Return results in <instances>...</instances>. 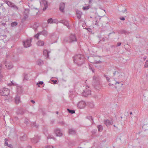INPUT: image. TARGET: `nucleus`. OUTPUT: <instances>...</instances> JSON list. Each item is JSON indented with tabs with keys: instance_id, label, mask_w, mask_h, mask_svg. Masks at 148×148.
I'll return each mask as SVG.
<instances>
[{
	"instance_id": "16",
	"label": "nucleus",
	"mask_w": 148,
	"mask_h": 148,
	"mask_svg": "<svg viewBox=\"0 0 148 148\" xmlns=\"http://www.w3.org/2000/svg\"><path fill=\"white\" fill-rule=\"evenodd\" d=\"M59 23H63L65 25L68 26L69 23L67 21L64 20H61L59 22Z\"/></svg>"
},
{
	"instance_id": "52",
	"label": "nucleus",
	"mask_w": 148,
	"mask_h": 148,
	"mask_svg": "<svg viewBox=\"0 0 148 148\" xmlns=\"http://www.w3.org/2000/svg\"><path fill=\"white\" fill-rule=\"evenodd\" d=\"M119 18L121 20H122L123 21H124L125 20V18L124 17H121Z\"/></svg>"
},
{
	"instance_id": "29",
	"label": "nucleus",
	"mask_w": 148,
	"mask_h": 148,
	"mask_svg": "<svg viewBox=\"0 0 148 148\" xmlns=\"http://www.w3.org/2000/svg\"><path fill=\"white\" fill-rule=\"evenodd\" d=\"M1 65H0V82L1 80V79L3 77V76L2 75V74L1 73Z\"/></svg>"
},
{
	"instance_id": "55",
	"label": "nucleus",
	"mask_w": 148,
	"mask_h": 148,
	"mask_svg": "<svg viewBox=\"0 0 148 148\" xmlns=\"http://www.w3.org/2000/svg\"><path fill=\"white\" fill-rule=\"evenodd\" d=\"M121 42H118L117 43V46L119 47L121 45Z\"/></svg>"
},
{
	"instance_id": "4",
	"label": "nucleus",
	"mask_w": 148,
	"mask_h": 148,
	"mask_svg": "<svg viewBox=\"0 0 148 148\" xmlns=\"http://www.w3.org/2000/svg\"><path fill=\"white\" fill-rule=\"evenodd\" d=\"M10 90L8 88H3L0 90V95L3 96H8L9 94Z\"/></svg>"
},
{
	"instance_id": "39",
	"label": "nucleus",
	"mask_w": 148,
	"mask_h": 148,
	"mask_svg": "<svg viewBox=\"0 0 148 148\" xmlns=\"http://www.w3.org/2000/svg\"><path fill=\"white\" fill-rule=\"evenodd\" d=\"M29 122V119L27 118H25L24 121V123H25L26 124H27Z\"/></svg>"
},
{
	"instance_id": "15",
	"label": "nucleus",
	"mask_w": 148,
	"mask_h": 148,
	"mask_svg": "<svg viewBox=\"0 0 148 148\" xmlns=\"http://www.w3.org/2000/svg\"><path fill=\"white\" fill-rule=\"evenodd\" d=\"M82 14V12L79 11L77 10L76 11V15L78 19H80Z\"/></svg>"
},
{
	"instance_id": "43",
	"label": "nucleus",
	"mask_w": 148,
	"mask_h": 148,
	"mask_svg": "<svg viewBox=\"0 0 148 148\" xmlns=\"http://www.w3.org/2000/svg\"><path fill=\"white\" fill-rule=\"evenodd\" d=\"M5 146H7L8 145V143L7 142L8 139L7 138H5Z\"/></svg>"
},
{
	"instance_id": "26",
	"label": "nucleus",
	"mask_w": 148,
	"mask_h": 148,
	"mask_svg": "<svg viewBox=\"0 0 148 148\" xmlns=\"http://www.w3.org/2000/svg\"><path fill=\"white\" fill-rule=\"evenodd\" d=\"M67 110L69 112V113H71V114L74 113L75 112V111L74 110H71L69 109H67Z\"/></svg>"
},
{
	"instance_id": "40",
	"label": "nucleus",
	"mask_w": 148,
	"mask_h": 148,
	"mask_svg": "<svg viewBox=\"0 0 148 148\" xmlns=\"http://www.w3.org/2000/svg\"><path fill=\"white\" fill-rule=\"evenodd\" d=\"M104 76L106 77V79L107 80L108 82H110V78L107 76L106 75H104Z\"/></svg>"
},
{
	"instance_id": "60",
	"label": "nucleus",
	"mask_w": 148,
	"mask_h": 148,
	"mask_svg": "<svg viewBox=\"0 0 148 148\" xmlns=\"http://www.w3.org/2000/svg\"><path fill=\"white\" fill-rule=\"evenodd\" d=\"M92 0H89V4H90L92 3Z\"/></svg>"
},
{
	"instance_id": "61",
	"label": "nucleus",
	"mask_w": 148,
	"mask_h": 148,
	"mask_svg": "<svg viewBox=\"0 0 148 148\" xmlns=\"http://www.w3.org/2000/svg\"><path fill=\"white\" fill-rule=\"evenodd\" d=\"M105 40V38H102V39L101 40H101L102 41H104Z\"/></svg>"
},
{
	"instance_id": "8",
	"label": "nucleus",
	"mask_w": 148,
	"mask_h": 148,
	"mask_svg": "<svg viewBox=\"0 0 148 148\" xmlns=\"http://www.w3.org/2000/svg\"><path fill=\"white\" fill-rule=\"evenodd\" d=\"M91 93V91L87 90L86 89L85 90H83V92L82 93V96L86 97H87L88 95H89Z\"/></svg>"
},
{
	"instance_id": "41",
	"label": "nucleus",
	"mask_w": 148,
	"mask_h": 148,
	"mask_svg": "<svg viewBox=\"0 0 148 148\" xmlns=\"http://www.w3.org/2000/svg\"><path fill=\"white\" fill-rule=\"evenodd\" d=\"M43 84V82L40 81V82H38L37 84V85L38 87H40V86L39 85V84L42 85Z\"/></svg>"
},
{
	"instance_id": "7",
	"label": "nucleus",
	"mask_w": 148,
	"mask_h": 148,
	"mask_svg": "<svg viewBox=\"0 0 148 148\" xmlns=\"http://www.w3.org/2000/svg\"><path fill=\"white\" fill-rule=\"evenodd\" d=\"M86 104L85 102L82 101H80L78 103L77 106L79 108H82L85 107Z\"/></svg>"
},
{
	"instance_id": "30",
	"label": "nucleus",
	"mask_w": 148,
	"mask_h": 148,
	"mask_svg": "<svg viewBox=\"0 0 148 148\" xmlns=\"http://www.w3.org/2000/svg\"><path fill=\"white\" fill-rule=\"evenodd\" d=\"M121 34H128V32L127 31H126L125 30H122L121 31Z\"/></svg>"
},
{
	"instance_id": "14",
	"label": "nucleus",
	"mask_w": 148,
	"mask_h": 148,
	"mask_svg": "<svg viewBox=\"0 0 148 148\" xmlns=\"http://www.w3.org/2000/svg\"><path fill=\"white\" fill-rule=\"evenodd\" d=\"M16 103L17 104H18L20 101V97L18 95H16L15 98Z\"/></svg>"
},
{
	"instance_id": "21",
	"label": "nucleus",
	"mask_w": 148,
	"mask_h": 148,
	"mask_svg": "<svg viewBox=\"0 0 148 148\" xmlns=\"http://www.w3.org/2000/svg\"><path fill=\"white\" fill-rule=\"evenodd\" d=\"M44 42L42 41L39 40L37 42V44L38 46H43L44 45Z\"/></svg>"
},
{
	"instance_id": "24",
	"label": "nucleus",
	"mask_w": 148,
	"mask_h": 148,
	"mask_svg": "<svg viewBox=\"0 0 148 148\" xmlns=\"http://www.w3.org/2000/svg\"><path fill=\"white\" fill-rule=\"evenodd\" d=\"M45 3H44V7L43 8V10L45 11L48 7L47 2L46 1H45Z\"/></svg>"
},
{
	"instance_id": "38",
	"label": "nucleus",
	"mask_w": 148,
	"mask_h": 148,
	"mask_svg": "<svg viewBox=\"0 0 148 148\" xmlns=\"http://www.w3.org/2000/svg\"><path fill=\"white\" fill-rule=\"evenodd\" d=\"M28 78V76L27 74H24V80H27Z\"/></svg>"
},
{
	"instance_id": "57",
	"label": "nucleus",
	"mask_w": 148,
	"mask_h": 148,
	"mask_svg": "<svg viewBox=\"0 0 148 148\" xmlns=\"http://www.w3.org/2000/svg\"><path fill=\"white\" fill-rule=\"evenodd\" d=\"M30 101L32 102L33 103H35V101L32 100Z\"/></svg>"
},
{
	"instance_id": "53",
	"label": "nucleus",
	"mask_w": 148,
	"mask_h": 148,
	"mask_svg": "<svg viewBox=\"0 0 148 148\" xmlns=\"http://www.w3.org/2000/svg\"><path fill=\"white\" fill-rule=\"evenodd\" d=\"M46 148H54V147L52 146H47Z\"/></svg>"
},
{
	"instance_id": "32",
	"label": "nucleus",
	"mask_w": 148,
	"mask_h": 148,
	"mask_svg": "<svg viewBox=\"0 0 148 148\" xmlns=\"http://www.w3.org/2000/svg\"><path fill=\"white\" fill-rule=\"evenodd\" d=\"M28 16L26 15V16L24 15V17L22 19V21H24L26 20L27 18H28Z\"/></svg>"
},
{
	"instance_id": "13",
	"label": "nucleus",
	"mask_w": 148,
	"mask_h": 148,
	"mask_svg": "<svg viewBox=\"0 0 148 148\" xmlns=\"http://www.w3.org/2000/svg\"><path fill=\"white\" fill-rule=\"evenodd\" d=\"M119 11L120 12L124 13L125 12H127V9L126 8H125L124 7L122 6H120L119 8Z\"/></svg>"
},
{
	"instance_id": "63",
	"label": "nucleus",
	"mask_w": 148,
	"mask_h": 148,
	"mask_svg": "<svg viewBox=\"0 0 148 148\" xmlns=\"http://www.w3.org/2000/svg\"><path fill=\"white\" fill-rule=\"evenodd\" d=\"M54 120H53L52 121H51V123L52 124L53 123H54Z\"/></svg>"
},
{
	"instance_id": "9",
	"label": "nucleus",
	"mask_w": 148,
	"mask_h": 148,
	"mask_svg": "<svg viewBox=\"0 0 148 148\" xmlns=\"http://www.w3.org/2000/svg\"><path fill=\"white\" fill-rule=\"evenodd\" d=\"M55 132L57 136H61L62 135V132L59 129H56L55 130Z\"/></svg>"
},
{
	"instance_id": "58",
	"label": "nucleus",
	"mask_w": 148,
	"mask_h": 148,
	"mask_svg": "<svg viewBox=\"0 0 148 148\" xmlns=\"http://www.w3.org/2000/svg\"><path fill=\"white\" fill-rule=\"evenodd\" d=\"M1 25H2L5 26L6 25V23H1Z\"/></svg>"
},
{
	"instance_id": "59",
	"label": "nucleus",
	"mask_w": 148,
	"mask_h": 148,
	"mask_svg": "<svg viewBox=\"0 0 148 148\" xmlns=\"http://www.w3.org/2000/svg\"><path fill=\"white\" fill-rule=\"evenodd\" d=\"M94 97L95 99H96L98 98V96L97 95H94Z\"/></svg>"
},
{
	"instance_id": "28",
	"label": "nucleus",
	"mask_w": 148,
	"mask_h": 148,
	"mask_svg": "<svg viewBox=\"0 0 148 148\" xmlns=\"http://www.w3.org/2000/svg\"><path fill=\"white\" fill-rule=\"evenodd\" d=\"M17 25V23L16 22H12L11 24V26L12 27H14L16 26Z\"/></svg>"
},
{
	"instance_id": "33",
	"label": "nucleus",
	"mask_w": 148,
	"mask_h": 148,
	"mask_svg": "<svg viewBox=\"0 0 148 148\" xmlns=\"http://www.w3.org/2000/svg\"><path fill=\"white\" fill-rule=\"evenodd\" d=\"M53 19H52L51 18H50L49 19L47 20V23H52L53 22Z\"/></svg>"
},
{
	"instance_id": "47",
	"label": "nucleus",
	"mask_w": 148,
	"mask_h": 148,
	"mask_svg": "<svg viewBox=\"0 0 148 148\" xmlns=\"http://www.w3.org/2000/svg\"><path fill=\"white\" fill-rule=\"evenodd\" d=\"M89 107L91 108H93L94 106V105L93 103H90L89 105Z\"/></svg>"
},
{
	"instance_id": "1",
	"label": "nucleus",
	"mask_w": 148,
	"mask_h": 148,
	"mask_svg": "<svg viewBox=\"0 0 148 148\" xmlns=\"http://www.w3.org/2000/svg\"><path fill=\"white\" fill-rule=\"evenodd\" d=\"M113 74L112 77L116 82L114 84H116L117 83L118 84H121V86H122L123 84L120 81H121L123 79L124 77L122 75V73L120 71H115Z\"/></svg>"
},
{
	"instance_id": "42",
	"label": "nucleus",
	"mask_w": 148,
	"mask_h": 148,
	"mask_svg": "<svg viewBox=\"0 0 148 148\" xmlns=\"http://www.w3.org/2000/svg\"><path fill=\"white\" fill-rule=\"evenodd\" d=\"M40 34V32L38 33L36 35H35L34 36L37 39H38V37Z\"/></svg>"
},
{
	"instance_id": "11",
	"label": "nucleus",
	"mask_w": 148,
	"mask_h": 148,
	"mask_svg": "<svg viewBox=\"0 0 148 148\" xmlns=\"http://www.w3.org/2000/svg\"><path fill=\"white\" fill-rule=\"evenodd\" d=\"M40 139V137L38 136H35L34 138L31 139L32 142L34 143H37L38 141V140Z\"/></svg>"
},
{
	"instance_id": "49",
	"label": "nucleus",
	"mask_w": 148,
	"mask_h": 148,
	"mask_svg": "<svg viewBox=\"0 0 148 148\" xmlns=\"http://www.w3.org/2000/svg\"><path fill=\"white\" fill-rule=\"evenodd\" d=\"M59 123L61 125H65V123L63 121H62L59 122Z\"/></svg>"
},
{
	"instance_id": "37",
	"label": "nucleus",
	"mask_w": 148,
	"mask_h": 148,
	"mask_svg": "<svg viewBox=\"0 0 148 148\" xmlns=\"http://www.w3.org/2000/svg\"><path fill=\"white\" fill-rule=\"evenodd\" d=\"M9 85L10 86L11 85H13V86H17V84H16L14 83L13 82V81H11V83L9 84Z\"/></svg>"
},
{
	"instance_id": "62",
	"label": "nucleus",
	"mask_w": 148,
	"mask_h": 148,
	"mask_svg": "<svg viewBox=\"0 0 148 148\" xmlns=\"http://www.w3.org/2000/svg\"><path fill=\"white\" fill-rule=\"evenodd\" d=\"M20 114H23L24 113V111H22V112H21V113H20Z\"/></svg>"
},
{
	"instance_id": "25",
	"label": "nucleus",
	"mask_w": 148,
	"mask_h": 148,
	"mask_svg": "<svg viewBox=\"0 0 148 148\" xmlns=\"http://www.w3.org/2000/svg\"><path fill=\"white\" fill-rule=\"evenodd\" d=\"M97 128L99 131L101 132L103 130V127L101 125H100L97 126Z\"/></svg>"
},
{
	"instance_id": "64",
	"label": "nucleus",
	"mask_w": 148,
	"mask_h": 148,
	"mask_svg": "<svg viewBox=\"0 0 148 148\" xmlns=\"http://www.w3.org/2000/svg\"><path fill=\"white\" fill-rule=\"evenodd\" d=\"M57 82V80H55V81L54 82V84H56V83Z\"/></svg>"
},
{
	"instance_id": "45",
	"label": "nucleus",
	"mask_w": 148,
	"mask_h": 148,
	"mask_svg": "<svg viewBox=\"0 0 148 148\" xmlns=\"http://www.w3.org/2000/svg\"><path fill=\"white\" fill-rule=\"evenodd\" d=\"M148 66V60H147L145 63L144 67H145L147 68Z\"/></svg>"
},
{
	"instance_id": "20",
	"label": "nucleus",
	"mask_w": 148,
	"mask_h": 148,
	"mask_svg": "<svg viewBox=\"0 0 148 148\" xmlns=\"http://www.w3.org/2000/svg\"><path fill=\"white\" fill-rule=\"evenodd\" d=\"M40 34L42 35L43 36H47L48 32L46 30H43L41 32H40Z\"/></svg>"
},
{
	"instance_id": "10",
	"label": "nucleus",
	"mask_w": 148,
	"mask_h": 148,
	"mask_svg": "<svg viewBox=\"0 0 148 148\" xmlns=\"http://www.w3.org/2000/svg\"><path fill=\"white\" fill-rule=\"evenodd\" d=\"M5 64L6 67L8 69H11L13 67L12 64L11 62H8L7 61H6Z\"/></svg>"
},
{
	"instance_id": "54",
	"label": "nucleus",
	"mask_w": 148,
	"mask_h": 148,
	"mask_svg": "<svg viewBox=\"0 0 148 148\" xmlns=\"http://www.w3.org/2000/svg\"><path fill=\"white\" fill-rule=\"evenodd\" d=\"M10 1H8L6 0L5 1V3H6L8 5V4L9 3Z\"/></svg>"
},
{
	"instance_id": "36",
	"label": "nucleus",
	"mask_w": 148,
	"mask_h": 148,
	"mask_svg": "<svg viewBox=\"0 0 148 148\" xmlns=\"http://www.w3.org/2000/svg\"><path fill=\"white\" fill-rule=\"evenodd\" d=\"M12 8H13L16 11H17L18 9V8L14 4V5H13V6Z\"/></svg>"
},
{
	"instance_id": "23",
	"label": "nucleus",
	"mask_w": 148,
	"mask_h": 148,
	"mask_svg": "<svg viewBox=\"0 0 148 148\" xmlns=\"http://www.w3.org/2000/svg\"><path fill=\"white\" fill-rule=\"evenodd\" d=\"M37 64L38 65H41L43 64V61L40 59L38 60L37 61Z\"/></svg>"
},
{
	"instance_id": "35",
	"label": "nucleus",
	"mask_w": 148,
	"mask_h": 148,
	"mask_svg": "<svg viewBox=\"0 0 148 148\" xmlns=\"http://www.w3.org/2000/svg\"><path fill=\"white\" fill-rule=\"evenodd\" d=\"M14 5V4L13 3L11 2H10L9 4H8V6L12 8Z\"/></svg>"
},
{
	"instance_id": "2",
	"label": "nucleus",
	"mask_w": 148,
	"mask_h": 148,
	"mask_svg": "<svg viewBox=\"0 0 148 148\" xmlns=\"http://www.w3.org/2000/svg\"><path fill=\"white\" fill-rule=\"evenodd\" d=\"M73 58L74 62L79 66H81L84 62V57L81 54L75 55Z\"/></svg>"
},
{
	"instance_id": "44",
	"label": "nucleus",
	"mask_w": 148,
	"mask_h": 148,
	"mask_svg": "<svg viewBox=\"0 0 148 148\" xmlns=\"http://www.w3.org/2000/svg\"><path fill=\"white\" fill-rule=\"evenodd\" d=\"M89 9V5L88 6H86V7H84L82 8V9L84 10H87L88 9Z\"/></svg>"
},
{
	"instance_id": "6",
	"label": "nucleus",
	"mask_w": 148,
	"mask_h": 148,
	"mask_svg": "<svg viewBox=\"0 0 148 148\" xmlns=\"http://www.w3.org/2000/svg\"><path fill=\"white\" fill-rule=\"evenodd\" d=\"M32 39H27L25 41H24L23 45L24 47L25 48L29 47L31 45V43Z\"/></svg>"
},
{
	"instance_id": "34",
	"label": "nucleus",
	"mask_w": 148,
	"mask_h": 148,
	"mask_svg": "<svg viewBox=\"0 0 148 148\" xmlns=\"http://www.w3.org/2000/svg\"><path fill=\"white\" fill-rule=\"evenodd\" d=\"M20 139L21 140H24L26 139V136L25 135H24L23 136L20 137Z\"/></svg>"
},
{
	"instance_id": "56",
	"label": "nucleus",
	"mask_w": 148,
	"mask_h": 148,
	"mask_svg": "<svg viewBox=\"0 0 148 148\" xmlns=\"http://www.w3.org/2000/svg\"><path fill=\"white\" fill-rule=\"evenodd\" d=\"M7 146H8L12 148V147L13 146L12 145L8 144V145Z\"/></svg>"
},
{
	"instance_id": "46",
	"label": "nucleus",
	"mask_w": 148,
	"mask_h": 148,
	"mask_svg": "<svg viewBox=\"0 0 148 148\" xmlns=\"http://www.w3.org/2000/svg\"><path fill=\"white\" fill-rule=\"evenodd\" d=\"M59 22L56 19H54L53 20L52 23H58Z\"/></svg>"
},
{
	"instance_id": "18",
	"label": "nucleus",
	"mask_w": 148,
	"mask_h": 148,
	"mask_svg": "<svg viewBox=\"0 0 148 148\" xmlns=\"http://www.w3.org/2000/svg\"><path fill=\"white\" fill-rule=\"evenodd\" d=\"M69 132L70 134L73 135L75 134L76 133V131L72 129H69Z\"/></svg>"
},
{
	"instance_id": "3",
	"label": "nucleus",
	"mask_w": 148,
	"mask_h": 148,
	"mask_svg": "<svg viewBox=\"0 0 148 148\" xmlns=\"http://www.w3.org/2000/svg\"><path fill=\"white\" fill-rule=\"evenodd\" d=\"M77 39L75 36L73 34H71L68 37H65L63 40L65 43H72L76 42Z\"/></svg>"
},
{
	"instance_id": "17",
	"label": "nucleus",
	"mask_w": 148,
	"mask_h": 148,
	"mask_svg": "<svg viewBox=\"0 0 148 148\" xmlns=\"http://www.w3.org/2000/svg\"><path fill=\"white\" fill-rule=\"evenodd\" d=\"M49 52H48L47 50H44L43 51L44 55L46 57V58H48L49 57Z\"/></svg>"
},
{
	"instance_id": "27",
	"label": "nucleus",
	"mask_w": 148,
	"mask_h": 148,
	"mask_svg": "<svg viewBox=\"0 0 148 148\" xmlns=\"http://www.w3.org/2000/svg\"><path fill=\"white\" fill-rule=\"evenodd\" d=\"M29 14V10H28L25 9L24 12V15L26 16L27 15L28 16Z\"/></svg>"
},
{
	"instance_id": "31",
	"label": "nucleus",
	"mask_w": 148,
	"mask_h": 148,
	"mask_svg": "<svg viewBox=\"0 0 148 148\" xmlns=\"http://www.w3.org/2000/svg\"><path fill=\"white\" fill-rule=\"evenodd\" d=\"M87 118L90 121H92V123H93V119L92 118V116H87Z\"/></svg>"
},
{
	"instance_id": "22",
	"label": "nucleus",
	"mask_w": 148,
	"mask_h": 148,
	"mask_svg": "<svg viewBox=\"0 0 148 148\" xmlns=\"http://www.w3.org/2000/svg\"><path fill=\"white\" fill-rule=\"evenodd\" d=\"M104 123L107 126V127H109L110 124V122L109 120L107 119L105 120L104 122Z\"/></svg>"
},
{
	"instance_id": "5",
	"label": "nucleus",
	"mask_w": 148,
	"mask_h": 148,
	"mask_svg": "<svg viewBox=\"0 0 148 148\" xmlns=\"http://www.w3.org/2000/svg\"><path fill=\"white\" fill-rule=\"evenodd\" d=\"M93 79L95 87L97 89V88L96 87V86L99 85L100 84L99 81L100 80V78L97 75H94L93 77Z\"/></svg>"
},
{
	"instance_id": "19",
	"label": "nucleus",
	"mask_w": 148,
	"mask_h": 148,
	"mask_svg": "<svg viewBox=\"0 0 148 148\" xmlns=\"http://www.w3.org/2000/svg\"><path fill=\"white\" fill-rule=\"evenodd\" d=\"M17 92L19 94H21V93H22L23 90L22 89V88L20 86H17Z\"/></svg>"
},
{
	"instance_id": "48",
	"label": "nucleus",
	"mask_w": 148,
	"mask_h": 148,
	"mask_svg": "<svg viewBox=\"0 0 148 148\" xmlns=\"http://www.w3.org/2000/svg\"><path fill=\"white\" fill-rule=\"evenodd\" d=\"M99 21H96L95 23V25L97 26H99L100 25L99 24Z\"/></svg>"
},
{
	"instance_id": "51",
	"label": "nucleus",
	"mask_w": 148,
	"mask_h": 148,
	"mask_svg": "<svg viewBox=\"0 0 148 148\" xmlns=\"http://www.w3.org/2000/svg\"><path fill=\"white\" fill-rule=\"evenodd\" d=\"M147 126V125H144L143 127V129H144L145 130V131L146 130H148L147 129H146L145 128Z\"/></svg>"
},
{
	"instance_id": "12",
	"label": "nucleus",
	"mask_w": 148,
	"mask_h": 148,
	"mask_svg": "<svg viewBox=\"0 0 148 148\" xmlns=\"http://www.w3.org/2000/svg\"><path fill=\"white\" fill-rule=\"evenodd\" d=\"M65 4L64 3H61L60 4L59 9L62 12H64V9Z\"/></svg>"
},
{
	"instance_id": "50",
	"label": "nucleus",
	"mask_w": 148,
	"mask_h": 148,
	"mask_svg": "<svg viewBox=\"0 0 148 148\" xmlns=\"http://www.w3.org/2000/svg\"><path fill=\"white\" fill-rule=\"evenodd\" d=\"M0 48L2 47V43H3V40H0Z\"/></svg>"
}]
</instances>
